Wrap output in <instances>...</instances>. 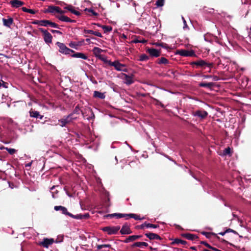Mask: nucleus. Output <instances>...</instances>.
Masks as SVG:
<instances>
[{
	"label": "nucleus",
	"mask_w": 251,
	"mask_h": 251,
	"mask_svg": "<svg viewBox=\"0 0 251 251\" xmlns=\"http://www.w3.org/2000/svg\"><path fill=\"white\" fill-rule=\"evenodd\" d=\"M32 162L31 161V162H30L28 163V164H26L25 165V167H30V166H31V164H32Z\"/></svg>",
	"instance_id": "obj_57"
},
{
	"label": "nucleus",
	"mask_w": 251,
	"mask_h": 251,
	"mask_svg": "<svg viewBox=\"0 0 251 251\" xmlns=\"http://www.w3.org/2000/svg\"><path fill=\"white\" fill-rule=\"evenodd\" d=\"M28 13L32 14H34L36 13V12L33 9H29Z\"/></svg>",
	"instance_id": "obj_52"
},
{
	"label": "nucleus",
	"mask_w": 251,
	"mask_h": 251,
	"mask_svg": "<svg viewBox=\"0 0 251 251\" xmlns=\"http://www.w3.org/2000/svg\"><path fill=\"white\" fill-rule=\"evenodd\" d=\"M71 56L72 57L81 58L84 60H87L88 59V57L85 54L82 52L74 53L73 54H71Z\"/></svg>",
	"instance_id": "obj_19"
},
{
	"label": "nucleus",
	"mask_w": 251,
	"mask_h": 251,
	"mask_svg": "<svg viewBox=\"0 0 251 251\" xmlns=\"http://www.w3.org/2000/svg\"><path fill=\"white\" fill-rule=\"evenodd\" d=\"M110 66L114 67L115 70L118 71H122L124 72H127L128 71L126 65L120 63L118 60H116L112 63H110Z\"/></svg>",
	"instance_id": "obj_3"
},
{
	"label": "nucleus",
	"mask_w": 251,
	"mask_h": 251,
	"mask_svg": "<svg viewBox=\"0 0 251 251\" xmlns=\"http://www.w3.org/2000/svg\"><path fill=\"white\" fill-rule=\"evenodd\" d=\"M140 43H143V44L146 43H147V40H145V39H143V40H140Z\"/></svg>",
	"instance_id": "obj_60"
},
{
	"label": "nucleus",
	"mask_w": 251,
	"mask_h": 251,
	"mask_svg": "<svg viewBox=\"0 0 251 251\" xmlns=\"http://www.w3.org/2000/svg\"><path fill=\"white\" fill-rule=\"evenodd\" d=\"M168 63V60L164 58V57H161L159 61V63L160 64H166Z\"/></svg>",
	"instance_id": "obj_47"
},
{
	"label": "nucleus",
	"mask_w": 251,
	"mask_h": 251,
	"mask_svg": "<svg viewBox=\"0 0 251 251\" xmlns=\"http://www.w3.org/2000/svg\"><path fill=\"white\" fill-rule=\"evenodd\" d=\"M204 245H205V246H206L207 248H208L209 249H211V247L210 245H209L207 243H205Z\"/></svg>",
	"instance_id": "obj_61"
},
{
	"label": "nucleus",
	"mask_w": 251,
	"mask_h": 251,
	"mask_svg": "<svg viewBox=\"0 0 251 251\" xmlns=\"http://www.w3.org/2000/svg\"><path fill=\"white\" fill-rule=\"evenodd\" d=\"M57 18L59 20H60V21H61L62 22H70V23H72V22H74V20H72L70 19L69 18H68V17H67L66 16H64V15L59 16H57Z\"/></svg>",
	"instance_id": "obj_27"
},
{
	"label": "nucleus",
	"mask_w": 251,
	"mask_h": 251,
	"mask_svg": "<svg viewBox=\"0 0 251 251\" xmlns=\"http://www.w3.org/2000/svg\"><path fill=\"white\" fill-rule=\"evenodd\" d=\"M155 45L157 46H160V47H161L163 48L166 49L169 48L168 45L165 43H156V44H155Z\"/></svg>",
	"instance_id": "obj_45"
},
{
	"label": "nucleus",
	"mask_w": 251,
	"mask_h": 251,
	"mask_svg": "<svg viewBox=\"0 0 251 251\" xmlns=\"http://www.w3.org/2000/svg\"><path fill=\"white\" fill-rule=\"evenodd\" d=\"M211 78H212L213 80L214 81H218L219 80V77L217 76H212Z\"/></svg>",
	"instance_id": "obj_55"
},
{
	"label": "nucleus",
	"mask_w": 251,
	"mask_h": 251,
	"mask_svg": "<svg viewBox=\"0 0 251 251\" xmlns=\"http://www.w3.org/2000/svg\"><path fill=\"white\" fill-rule=\"evenodd\" d=\"M84 32L85 33L92 34H94L95 36H97L99 37H102V34L100 32H99L98 31H93L92 30H86V29H85L84 30Z\"/></svg>",
	"instance_id": "obj_28"
},
{
	"label": "nucleus",
	"mask_w": 251,
	"mask_h": 251,
	"mask_svg": "<svg viewBox=\"0 0 251 251\" xmlns=\"http://www.w3.org/2000/svg\"><path fill=\"white\" fill-rule=\"evenodd\" d=\"M148 246V244L147 243L144 242H138L134 243L132 245L133 247H139V248H141L143 246L147 247Z\"/></svg>",
	"instance_id": "obj_29"
},
{
	"label": "nucleus",
	"mask_w": 251,
	"mask_h": 251,
	"mask_svg": "<svg viewBox=\"0 0 251 251\" xmlns=\"http://www.w3.org/2000/svg\"><path fill=\"white\" fill-rule=\"evenodd\" d=\"M212 77V75H203V77L204 78H211Z\"/></svg>",
	"instance_id": "obj_56"
},
{
	"label": "nucleus",
	"mask_w": 251,
	"mask_h": 251,
	"mask_svg": "<svg viewBox=\"0 0 251 251\" xmlns=\"http://www.w3.org/2000/svg\"><path fill=\"white\" fill-rule=\"evenodd\" d=\"M120 226H105L102 228L103 231L106 232L109 235L116 234L120 230Z\"/></svg>",
	"instance_id": "obj_5"
},
{
	"label": "nucleus",
	"mask_w": 251,
	"mask_h": 251,
	"mask_svg": "<svg viewBox=\"0 0 251 251\" xmlns=\"http://www.w3.org/2000/svg\"><path fill=\"white\" fill-rule=\"evenodd\" d=\"M49 11L51 13H57L60 14H63L65 13V11L62 10L59 7L51 6H50Z\"/></svg>",
	"instance_id": "obj_16"
},
{
	"label": "nucleus",
	"mask_w": 251,
	"mask_h": 251,
	"mask_svg": "<svg viewBox=\"0 0 251 251\" xmlns=\"http://www.w3.org/2000/svg\"><path fill=\"white\" fill-rule=\"evenodd\" d=\"M120 232L122 234H129L132 233V231L130 230L129 226L125 224L122 226L120 230Z\"/></svg>",
	"instance_id": "obj_14"
},
{
	"label": "nucleus",
	"mask_w": 251,
	"mask_h": 251,
	"mask_svg": "<svg viewBox=\"0 0 251 251\" xmlns=\"http://www.w3.org/2000/svg\"><path fill=\"white\" fill-rule=\"evenodd\" d=\"M129 215V217H130L131 218H133L136 220H144L145 219V217H143L141 218L139 215H138L135 214L130 213V215Z\"/></svg>",
	"instance_id": "obj_32"
},
{
	"label": "nucleus",
	"mask_w": 251,
	"mask_h": 251,
	"mask_svg": "<svg viewBox=\"0 0 251 251\" xmlns=\"http://www.w3.org/2000/svg\"><path fill=\"white\" fill-rule=\"evenodd\" d=\"M148 51L150 55L152 57H157L160 56V52L159 50L153 48L149 49L148 50Z\"/></svg>",
	"instance_id": "obj_17"
},
{
	"label": "nucleus",
	"mask_w": 251,
	"mask_h": 251,
	"mask_svg": "<svg viewBox=\"0 0 251 251\" xmlns=\"http://www.w3.org/2000/svg\"><path fill=\"white\" fill-rule=\"evenodd\" d=\"M77 117L73 116V114H70L67 116L64 117L63 118L58 120L60 123V126L61 127L65 126L67 124L71 123L74 120H76Z\"/></svg>",
	"instance_id": "obj_1"
},
{
	"label": "nucleus",
	"mask_w": 251,
	"mask_h": 251,
	"mask_svg": "<svg viewBox=\"0 0 251 251\" xmlns=\"http://www.w3.org/2000/svg\"><path fill=\"white\" fill-rule=\"evenodd\" d=\"M30 116L35 118H39L42 119L43 116L41 115L39 112L37 111H30L29 112Z\"/></svg>",
	"instance_id": "obj_25"
},
{
	"label": "nucleus",
	"mask_w": 251,
	"mask_h": 251,
	"mask_svg": "<svg viewBox=\"0 0 251 251\" xmlns=\"http://www.w3.org/2000/svg\"><path fill=\"white\" fill-rule=\"evenodd\" d=\"M39 30L43 33V38L45 42L49 45L52 42V36L51 34L46 29L43 28H39Z\"/></svg>",
	"instance_id": "obj_4"
},
{
	"label": "nucleus",
	"mask_w": 251,
	"mask_h": 251,
	"mask_svg": "<svg viewBox=\"0 0 251 251\" xmlns=\"http://www.w3.org/2000/svg\"><path fill=\"white\" fill-rule=\"evenodd\" d=\"M142 237V235H131L128 236L125 240V243H127L131 241H135Z\"/></svg>",
	"instance_id": "obj_23"
},
{
	"label": "nucleus",
	"mask_w": 251,
	"mask_h": 251,
	"mask_svg": "<svg viewBox=\"0 0 251 251\" xmlns=\"http://www.w3.org/2000/svg\"><path fill=\"white\" fill-rule=\"evenodd\" d=\"M64 9L68 10L76 16H79L80 15V13L75 10V8L72 5H67L65 7H64Z\"/></svg>",
	"instance_id": "obj_12"
},
{
	"label": "nucleus",
	"mask_w": 251,
	"mask_h": 251,
	"mask_svg": "<svg viewBox=\"0 0 251 251\" xmlns=\"http://www.w3.org/2000/svg\"><path fill=\"white\" fill-rule=\"evenodd\" d=\"M93 96L95 98H97L102 100L104 99L105 97V95L104 93H101L97 91L94 92Z\"/></svg>",
	"instance_id": "obj_26"
},
{
	"label": "nucleus",
	"mask_w": 251,
	"mask_h": 251,
	"mask_svg": "<svg viewBox=\"0 0 251 251\" xmlns=\"http://www.w3.org/2000/svg\"><path fill=\"white\" fill-rule=\"evenodd\" d=\"M86 10H87L88 11L91 13H92L93 15L94 16H97L98 15V13L97 12H96L93 9H86Z\"/></svg>",
	"instance_id": "obj_50"
},
{
	"label": "nucleus",
	"mask_w": 251,
	"mask_h": 251,
	"mask_svg": "<svg viewBox=\"0 0 251 251\" xmlns=\"http://www.w3.org/2000/svg\"><path fill=\"white\" fill-rule=\"evenodd\" d=\"M79 46V44L75 42H71L69 43V46L71 48L77 49V47Z\"/></svg>",
	"instance_id": "obj_42"
},
{
	"label": "nucleus",
	"mask_w": 251,
	"mask_h": 251,
	"mask_svg": "<svg viewBox=\"0 0 251 251\" xmlns=\"http://www.w3.org/2000/svg\"><path fill=\"white\" fill-rule=\"evenodd\" d=\"M210 249H211L213 251H220L219 250H218V249H216V248H215L214 247H211Z\"/></svg>",
	"instance_id": "obj_59"
},
{
	"label": "nucleus",
	"mask_w": 251,
	"mask_h": 251,
	"mask_svg": "<svg viewBox=\"0 0 251 251\" xmlns=\"http://www.w3.org/2000/svg\"><path fill=\"white\" fill-rule=\"evenodd\" d=\"M182 235L186 239L190 240H194L196 238V236L195 235L190 233H185L183 234Z\"/></svg>",
	"instance_id": "obj_30"
},
{
	"label": "nucleus",
	"mask_w": 251,
	"mask_h": 251,
	"mask_svg": "<svg viewBox=\"0 0 251 251\" xmlns=\"http://www.w3.org/2000/svg\"><path fill=\"white\" fill-rule=\"evenodd\" d=\"M22 10L24 11V12H28V10L29 9H27L26 8V7H23L22 8Z\"/></svg>",
	"instance_id": "obj_54"
},
{
	"label": "nucleus",
	"mask_w": 251,
	"mask_h": 251,
	"mask_svg": "<svg viewBox=\"0 0 251 251\" xmlns=\"http://www.w3.org/2000/svg\"><path fill=\"white\" fill-rule=\"evenodd\" d=\"M191 64L192 65L194 64V65H196L201 66V67L206 65L208 67H211L212 65V64L208 63L203 60H198V61L193 62L191 63Z\"/></svg>",
	"instance_id": "obj_11"
},
{
	"label": "nucleus",
	"mask_w": 251,
	"mask_h": 251,
	"mask_svg": "<svg viewBox=\"0 0 251 251\" xmlns=\"http://www.w3.org/2000/svg\"><path fill=\"white\" fill-rule=\"evenodd\" d=\"M140 40L136 39V40H134L133 41V42L135 43H140Z\"/></svg>",
	"instance_id": "obj_63"
},
{
	"label": "nucleus",
	"mask_w": 251,
	"mask_h": 251,
	"mask_svg": "<svg viewBox=\"0 0 251 251\" xmlns=\"http://www.w3.org/2000/svg\"><path fill=\"white\" fill-rule=\"evenodd\" d=\"M126 215H123V214L122 213H113V214H108L105 216V218H113L115 217L117 219L122 218L125 217V216Z\"/></svg>",
	"instance_id": "obj_24"
},
{
	"label": "nucleus",
	"mask_w": 251,
	"mask_h": 251,
	"mask_svg": "<svg viewBox=\"0 0 251 251\" xmlns=\"http://www.w3.org/2000/svg\"><path fill=\"white\" fill-rule=\"evenodd\" d=\"M10 3L11 4L12 7L14 8H18L24 4L23 1L19 0H11L10 1Z\"/></svg>",
	"instance_id": "obj_18"
},
{
	"label": "nucleus",
	"mask_w": 251,
	"mask_h": 251,
	"mask_svg": "<svg viewBox=\"0 0 251 251\" xmlns=\"http://www.w3.org/2000/svg\"><path fill=\"white\" fill-rule=\"evenodd\" d=\"M227 232H228V230H226L225 231H224V232H219V233H218V234L221 235H222V236H224V235H225V234H226V233H227Z\"/></svg>",
	"instance_id": "obj_53"
},
{
	"label": "nucleus",
	"mask_w": 251,
	"mask_h": 251,
	"mask_svg": "<svg viewBox=\"0 0 251 251\" xmlns=\"http://www.w3.org/2000/svg\"><path fill=\"white\" fill-rule=\"evenodd\" d=\"M186 243H187L186 241L179 239H177V238L175 239L174 240V241L172 242V244H181L182 245H186Z\"/></svg>",
	"instance_id": "obj_35"
},
{
	"label": "nucleus",
	"mask_w": 251,
	"mask_h": 251,
	"mask_svg": "<svg viewBox=\"0 0 251 251\" xmlns=\"http://www.w3.org/2000/svg\"><path fill=\"white\" fill-rule=\"evenodd\" d=\"M48 20H35L32 22L33 25H37L40 26H47Z\"/></svg>",
	"instance_id": "obj_22"
},
{
	"label": "nucleus",
	"mask_w": 251,
	"mask_h": 251,
	"mask_svg": "<svg viewBox=\"0 0 251 251\" xmlns=\"http://www.w3.org/2000/svg\"><path fill=\"white\" fill-rule=\"evenodd\" d=\"M144 227H146L145 226V223H143V224H142L141 226H140V228L141 229H143L144 228Z\"/></svg>",
	"instance_id": "obj_62"
},
{
	"label": "nucleus",
	"mask_w": 251,
	"mask_h": 251,
	"mask_svg": "<svg viewBox=\"0 0 251 251\" xmlns=\"http://www.w3.org/2000/svg\"><path fill=\"white\" fill-rule=\"evenodd\" d=\"M230 153V148L228 147L226 148L223 151L224 155H229Z\"/></svg>",
	"instance_id": "obj_46"
},
{
	"label": "nucleus",
	"mask_w": 251,
	"mask_h": 251,
	"mask_svg": "<svg viewBox=\"0 0 251 251\" xmlns=\"http://www.w3.org/2000/svg\"><path fill=\"white\" fill-rule=\"evenodd\" d=\"M54 242L53 238H44L43 241L40 243V245L44 248H48Z\"/></svg>",
	"instance_id": "obj_9"
},
{
	"label": "nucleus",
	"mask_w": 251,
	"mask_h": 251,
	"mask_svg": "<svg viewBox=\"0 0 251 251\" xmlns=\"http://www.w3.org/2000/svg\"><path fill=\"white\" fill-rule=\"evenodd\" d=\"M50 26L51 27H53V28H59V26H58V25H57L55 23L52 22L49 20H48V22H47V26Z\"/></svg>",
	"instance_id": "obj_37"
},
{
	"label": "nucleus",
	"mask_w": 251,
	"mask_h": 251,
	"mask_svg": "<svg viewBox=\"0 0 251 251\" xmlns=\"http://www.w3.org/2000/svg\"><path fill=\"white\" fill-rule=\"evenodd\" d=\"M71 218H73L75 219H87L89 217V213H85L84 214H79L75 215H74L72 214H71L70 216Z\"/></svg>",
	"instance_id": "obj_13"
},
{
	"label": "nucleus",
	"mask_w": 251,
	"mask_h": 251,
	"mask_svg": "<svg viewBox=\"0 0 251 251\" xmlns=\"http://www.w3.org/2000/svg\"><path fill=\"white\" fill-rule=\"evenodd\" d=\"M50 31L53 33H57L59 35L62 34V32L59 30L51 29V30H50Z\"/></svg>",
	"instance_id": "obj_51"
},
{
	"label": "nucleus",
	"mask_w": 251,
	"mask_h": 251,
	"mask_svg": "<svg viewBox=\"0 0 251 251\" xmlns=\"http://www.w3.org/2000/svg\"><path fill=\"white\" fill-rule=\"evenodd\" d=\"M202 234L204 235H205L207 238H209L210 237V235H213L215 237H217V234H215L214 233H209V232H203Z\"/></svg>",
	"instance_id": "obj_44"
},
{
	"label": "nucleus",
	"mask_w": 251,
	"mask_h": 251,
	"mask_svg": "<svg viewBox=\"0 0 251 251\" xmlns=\"http://www.w3.org/2000/svg\"><path fill=\"white\" fill-rule=\"evenodd\" d=\"M88 110V112L90 113V116L89 117L85 116L84 115V113H83L82 114V115H83L84 118L86 119L88 121H90L91 120V119H92L94 117V114L93 113V112H92V111L91 109H89Z\"/></svg>",
	"instance_id": "obj_34"
},
{
	"label": "nucleus",
	"mask_w": 251,
	"mask_h": 251,
	"mask_svg": "<svg viewBox=\"0 0 251 251\" xmlns=\"http://www.w3.org/2000/svg\"><path fill=\"white\" fill-rule=\"evenodd\" d=\"M177 53L182 56H195L196 54L193 50H180L177 51Z\"/></svg>",
	"instance_id": "obj_7"
},
{
	"label": "nucleus",
	"mask_w": 251,
	"mask_h": 251,
	"mask_svg": "<svg viewBox=\"0 0 251 251\" xmlns=\"http://www.w3.org/2000/svg\"><path fill=\"white\" fill-rule=\"evenodd\" d=\"M97 25L99 27H101L104 30L105 33L110 32L112 30V27L110 26L100 25L99 24H97Z\"/></svg>",
	"instance_id": "obj_31"
},
{
	"label": "nucleus",
	"mask_w": 251,
	"mask_h": 251,
	"mask_svg": "<svg viewBox=\"0 0 251 251\" xmlns=\"http://www.w3.org/2000/svg\"><path fill=\"white\" fill-rule=\"evenodd\" d=\"M100 60L102 61L103 62L108 64L110 66V63H112L113 62H111L110 60H108L107 59V57L105 55H102L100 57V58H99Z\"/></svg>",
	"instance_id": "obj_36"
},
{
	"label": "nucleus",
	"mask_w": 251,
	"mask_h": 251,
	"mask_svg": "<svg viewBox=\"0 0 251 251\" xmlns=\"http://www.w3.org/2000/svg\"><path fill=\"white\" fill-rule=\"evenodd\" d=\"M3 25L4 26L10 27L13 23V19L10 17H8L7 19H2Z\"/></svg>",
	"instance_id": "obj_15"
},
{
	"label": "nucleus",
	"mask_w": 251,
	"mask_h": 251,
	"mask_svg": "<svg viewBox=\"0 0 251 251\" xmlns=\"http://www.w3.org/2000/svg\"><path fill=\"white\" fill-rule=\"evenodd\" d=\"M102 51L103 50L98 47H94L93 49V52L94 54L98 59L102 55L101 54V53Z\"/></svg>",
	"instance_id": "obj_20"
},
{
	"label": "nucleus",
	"mask_w": 251,
	"mask_h": 251,
	"mask_svg": "<svg viewBox=\"0 0 251 251\" xmlns=\"http://www.w3.org/2000/svg\"><path fill=\"white\" fill-rule=\"evenodd\" d=\"M111 247V245L110 244H103V245H98L97 246V248L98 250H100L103 248H110Z\"/></svg>",
	"instance_id": "obj_40"
},
{
	"label": "nucleus",
	"mask_w": 251,
	"mask_h": 251,
	"mask_svg": "<svg viewBox=\"0 0 251 251\" xmlns=\"http://www.w3.org/2000/svg\"><path fill=\"white\" fill-rule=\"evenodd\" d=\"M165 0H157L156 2V5L157 7H162L163 6Z\"/></svg>",
	"instance_id": "obj_43"
},
{
	"label": "nucleus",
	"mask_w": 251,
	"mask_h": 251,
	"mask_svg": "<svg viewBox=\"0 0 251 251\" xmlns=\"http://www.w3.org/2000/svg\"><path fill=\"white\" fill-rule=\"evenodd\" d=\"M4 150L8 151L10 154H13L16 152V150L14 149L5 148Z\"/></svg>",
	"instance_id": "obj_41"
},
{
	"label": "nucleus",
	"mask_w": 251,
	"mask_h": 251,
	"mask_svg": "<svg viewBox=\"0 0 251 251\" xmlns=\"http://www.w3.org/2000/svg\"><path fill=\"white\" fill-rule=\"evenodd\" d=\"M149 59V57L145 54H141L139 57V60L141 61H147Z\"/></svg>",
	"instance_id": "obj_39"
},
{
	"label": "nucleus",
	"mask_w": 251,
	"mask_h": 251,
	"mask_svg": "<svg viewBox=\"0 0 251 251\" xmlns=\"http://www.w3.org/2000/svg\"><path fill=\"white\" fill-rule=\"evenodd\" d=\"M192 115L194 117H198L201 119H203L207 116L208 113L206 111L199 110L193 112Z\"/></svg>",
	"instance_id": "obj_8"
},
{
	"label": "nucleus",
	"mask_w": 251,
	"mask_h": 251,
	"mask_svg": "<svg viewBox=\"0 0 251 251\" xmlns=\"http://www.w3.org/2000/svg\"><path fill=\"white\" fill-rule=\"evenodd\" d=\"M199 85L200 87H201L210 88L213 86V83L212 82H210V83L201 82V83H200L199 84Z\"/></svg>",
	"instance_id": "obj_33"
},
{
	"label": "nucleus",
	"mask_w": 251,
	"mask_h": 251,
	"mask_svg": "<svg viewBox=\"0 0 251 251\" xmlns=\"http://www.w3.org/2000/svg\"><path fill=\"white\" fill-rule=\"evenodd\" d=\"M79 108L78 106H76L75 107V109H74V111L73 112V113L72 114H73V116H74V114H79Z\"/></svg>",
	"instance_id": "obj_49"
},
{
	"label": "nucleus",
	"mask_w": 251,
	"mask_h": 251,
	"mask_svg": "<svg viewBox=\"0 0 251 251\" xmlns=\"http://www.w3.org/2000/svg\"><path fill=\"white\" fill-rule=\"evenodd\" d=\"M145 225L146 227L149 228H156L159 226L157 225H154L150 223H148L147 222H145Z\"/></svg>",
	"instance_id": "obj_38"
},
{
	"label": "nucleus",
	"mask_w": 251,
	"mask_h": 251,
	"mask_svg": "<svg viewBox=\"0 0 251 251\" xmlns=\"http://www.w3.org/2000/svg\"><path fill=\"white\" fill-rule=\"evenodd\" d=\"M54 209L55 211L60 210L63 214L70 216L71 213L69 212L67 210V208L63 206H55Z\"/></svg>",
	"instance_id": "obj_10"
},
{
	"label": "nucleus",
	"mask_w": 251,
	"mask_h": 251,
	"mask_svg": "<svg viewBox=\"0 0 251 251\" xmlns=\"http://www.w3.org/2000/svg\"><path fill=\"white\" fill-rule=\"evenodd\" d=\"M121 77L124 80V82L127 85H130L134 83L133 75H128L126 74L122 73Z\"/></svg>",
	"instance_id": "obj_6"
},
{
	"label": "nucleus",
	"mask_w": 251,
	"mask_h": 251,
	"mask_svg": "<svg viewBox=\"0 0 251 251\" xmlns=\"http://www.w3.org/2000/svg\"><path fill=\"white\" fill-rule=\"evenodd\" d=\"M181 18H182V20L183 21V28L184 29H187L188 28L187 25V24H186V21H185L184 18L182 16L181 17Z\"/></svg>",
	"instance_id": "obj_48"
},
{
	"label": "nucleus",
	"mask_w": 251,
	"mask_h": 251,
	"mask_svg": "<svg viewBox=\"0 0 251 251\" xmlns=\"http://www.w3.org/2000/svg\"><path fill=\"white\" fill-rule=\"evenodd\" d=\"M145 235L150 240H160L161 239L160 237L158 235L153 233H147Z\"/></svg>",
	"instance_id": "obj_21"
},
{
	"label": "nucleus",
	"mask_w": 251,
	"mask_h": 251,
	"mask_svg": "<svg viewBox=\"0 0 251 251\" xmlns=\"http://www.w3.org/2000/svg\"><path fill=\"white\" fill-rule=\"evenodd\" d=\"M226 230H228V232H233V230L230 228H228V229H226Z\"/></svg>",
	"instance_id": "obj_64"
},
{
	"label": "nucleus",
	"mask_w": 251,
	"mask_h": 251,
	"mask_svg": "<svg viewBox=\"0 0 251 251\" xmlns=\"http://www.w3.org/2000/svg\"><path fill=\"white\" fill-rule=\"evenodd\" d=\"M56 45L59 48V52L63 54L70 55L71 53H74L75 52L73 50L67 48L63 43L57 42L56 43Z\"/></svg>",
	"instance_id": "obj_2"
},
{
	"label": "nucleus",
	"mask_w": 251,
	"mask_h": 251,
	"mask_svg": "<svg viewBox=\"0 0 251 251\" xmlns=\"http://www.w3.org/2000/svg\"><path fill=\"white\" fill-rule=\"evenodd\" d=\"M123 215H127L125 216V218H126V220H127L129 218L128 215H130V214H123Z\"/></svg>",
	"instance_id": "obj_58"
}]
</instances>
